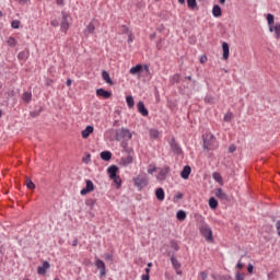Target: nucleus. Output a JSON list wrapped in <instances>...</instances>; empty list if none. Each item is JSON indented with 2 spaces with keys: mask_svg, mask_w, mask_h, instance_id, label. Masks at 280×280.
Returning <instances> with one entry per match:
<instances>
[{
  "mask_svg": "<svg viewBox=\"0 0 280 280\" xmlns=\"http://www.w3.org/2000/svg\"><path fill=\"white\" fill-rule=\"evenodd\" d=\"M199 233L205 237L206 242H213V231L211 226L205 222V218L201 217V223L199 224Z\"/></svg>",
  "mask_w": 280,
  "mask_h": 280,
  "instance_id": "f257e3e1",
  "label": "nucleus"
},
{
  "mask_svg": "<svg viewBox=\"0 0 280 280\" xmlns=\"http://www.w3.org/2000/svg\"><path fill=\"white\" fill-rule=\"evenodd\" d=\"M132 139V132L126 128L116 130V141H130Z\"/></svg>",
  "mask_w": 280,
  "mask_h": 280,
  "instance_id": "f03ea898",
  "label": "nucleus"
},
{
  "mask_svg": "<svg viewBox=\"0 0 280 280\" xmlns=\"http://www.w3.org/2000/svg\"><path fill=\"white\" fill-rule=\"evenodd\" d=\"M143 71L150 73V68L148 65L142 66L141 63H138L137 66L130 68L129 73L130 75H137L138 78H141V73H143Z\"/></svg>",
  "mask_w": 280,
  "mask_h": 280,
  "instance_id": "7ed1b4c3",
  "label": "nucleus"
},
{
  "mask_svg": "<svg viewBox=\"0 0 280 280\" xmlns=\"http://www.w3.org/2000/svg\"><path fill=\"white\" fill-rule=\"evenodd\" d=\"M205 150H213V143H215V137L211 132H207L202 136Z\"/></svg>",
  "mask_w": 280,
  "mask_h": 280,
  "instance_id": "20e7f679",
  "label": "nucleus"
},
{
  "mask_svg": "<svg viewBox=\"0 0 280 280\" xmlns=\"http://www.w3.org/2000/svg\"><path fill=\"white\" fill-rule=\"evenodd\" d=\"M133 183L138 189H143L148 187V177H145V175H138L133 178Z\"/></svg>",
  "mask_w": 280,
  "mask_h": 280,
  "instance_id": "39448f33",
  "label": "nucleus"
},
{
  "mask_svg": "<svg viewBox=\"0 0 280 280\" xmlns=\"http://www.w3.org/2000/svg\"><path fill=\"white\" fill-rule=\"evenodd\" d=\"M170 166H163L162 168H159L156 179L160 182L166 180L167 176H170Z\"/></svg>",
  "mask_w": 280,
  "mask_h": 280,
  "instance_id": "423d86ee",
  "label": "nucleus"
},
{
  "mask_svg": "<svg viewBox=\"0 0 280 280\" xmlns=\"http://www.w3.org/2000/svg\"><path fill=\"white\" fill-rule=\"evenodd\" d=\"M61 24H60V27H61V32H63L65 34H67V32L69 31V15L67 12H61Z\"/></svg>",
  "mask_w": 280,
  "mask_h": 280,
  "instance_id": "0eeeda50",
  "label": "nucleus"
},
{
  "mask_svg": "<svg viewBox=\"0 0 280 280\" xmlns=\"http://www.w3.org/2000/svg\"><path fill=\"white\" fill-rule=\"evenodd\" d=\"M95 266H96L97 270H100V278L102 279V278L106 277V264L103 262L102 259L97 258L95 260Z\"/></svg>",
  "mask_w": 280,
  "mask_h": 280,
  "instance_id": "6e6552de",
  "label": "nucleus"
},
{
  "mask_svg": "<svg viewBox=\"0 0 280 280\" xmlns=\"http://www.w3.org/2000/svg\"><path fill=\"white\" fill-rule=\"evenodd\" d=\"M95 189L93 182L91 179L85 180V188H82L80 194L81 196H86V194H91Z\"/></svg>",
  "mask_w": 280,
  "mask_h": 280,
  "instance_id": "1a4fd4ad",
  "label": "nucleus"
},
{
  "mask_svg": "<svg viewBox=\"0 0 280 280\" xmlns=\"http://www.w3.org/2000/svg\"><path fill=\"white\" fill-rule=\"evenodd\" d=\"M51 266L49 265V261L45 260L43 262V266H39L37 268V275H40L42 277H44V275H47V271L49 270Z\"/></svg>",
  "mask_w": 280,
  "mask_h": 280,
  "instance_id": "9d476101",
  "label": "nucleus"
},
{
  "mask_svg": "<svg viewBox=\"0 0 280 280\" xmlns=\"http://www.w3.org/2000/svg\"><path fill=\"white\" fill-rule=\"evenodd\" d=\"M97 97H103L104 100H109V97L113 96V93L110 91H106L104 89H97L96 90Z\"/></svg>",
  "mask_w": 280,
  "mask_h": 280,
  "instance_id": "9b49d317",
  "label": "nucleus"
},
{
  "mask_svg": "<svg viewBox=\"0 0 280 280\" xmlns=\"http://www.w3.org/2000/svg\"><path fill=\"white\" fill-rule=\"evenodd\" d=\"M137 106H138V113H141L143 117H148L149 112H148V108H145V104H143L142 101H139Z\"/></svg>",
  "mask_w": 280,
  "mask_h": 280,
  "instance_id": "f8f14e48",
  "label": "nucleus"
},
{
  "mask_svg": "<svg viewBox=\"0 0 280 280\" xmlns=\"http://www.w3.org/2000/svg\"><path fill=\"white\" fill-rule=\"evenodd\" d=\"M93 126L89 125L85 127L84 130H82L81 135L83 139H89V137H91V135H93Z\"/></svg>",
  "mask_w": 280,
  "mask_h": 280,
  "instance_id": "ddd939ff",
  "label": "nucleus"
},
{
  "mask_svg": "<svg viewBox=\"0 0 280 280\" xmlns=\"http://www.w3.org/2000/svg\"><path fill=\"white\" fill-rule=\"evenodd\" d=\"M269 31L275 34L277 39H280V23H276L273 26L269 27Z\"/></svg>",
  "mask_w": 280,
  "mask_h": 280,
  "instance_id": "4468645a",
  "label": "nucleus"
},
{
  "mask_svg": "<svg viewBox=\"0 0 280 280\" xmlns=\"http://www.w3.org/2000/svg\"><path fill=\"white\" fill-rule=\"evenodd\" d=\"M117 172H119V167L116 165H112L107 168V174H109V178H115L117 176Z\"/></svg>",
  "mask_w": 280,
  "mask_h": 280,
  "instance_id": "2eb2a0df",
  "label": "nucleus"
},
{
  "mask_svg": "<svg viewBox=\"0 0 280 280\" xmlns=\"http://www.w3.org/2000/svg\"><path fill=\"white\" fill-rule=\"evenodd\" d=\"M189 174H191V166H184L183 171L180 172L182 178H184V180H187V178H189Z\"/></svg>",
  "mask_w": 280,
  "mask_h": 280,
  "instance_id": "dca6fc26",
  "label": "nucleus"
},
{
  "mask_svg": "<svg viewBox=\"0 0 280 280\" xmlns=\"http://www.w3.org/2000/svg\"><path fill=\"white\" fill-rule=\"evenodd\" d=\"M102 79L104 80V82H106V84H109L110 86H113V79H110V74L108 73V71L106 70L102 71Z\"/></svg>",
  "mask_w": 280,
  "mask_h": 280,
  "instance_id": "f3484780",
  "label": "nucleus"
},
{
  "mask_svg": "<svg viewBox=\"0 0 280 280\" xmlns=\"http://www.w3.org/2000/svg\"><path fill=\"white\" fill-rule=\"evenodd\" d=\"M222 49H223V60H229V54H230L229 43L223 42Z\"/></svg>",
  "mask_w": 280,
  "mask_h": 280,
  "instance_id": "a211bd4d",
  "label": "nucleus"
},
{
  "mask_svg": "<svg viewBox=\"0 0 280 280\" xmlns=\"http://www.w3.org/2000/svg\"><path fill=\"white\" fill-rule=\"evenodd\" d=\"M155 197L158 200H160V202H163V200H165V190H163V188H158L155 190Z\"/></svg>",
  "mask_w": 280,
  "mask_h": 280,
  "instance_id": "6ab92c4d",
  "label": "nucleus"
},
{
  "mask_svg": "<svg viewBox=\"0 0 280 280\" xmlns=\"http://www.w3.org/2000/svg\"><path fill=\"white\" fill-rule=\"evenodd\" d=\"M212 14L215 19H219V16H222V9L220 8V5L218 4L213 5Z\"/></svg>",
  "mask_w": 280,
  "mask_h": 280,
  "instance_id": "aec40b11",
  "label": "nucleus"
},
{
  "mask_svg": "<svg viewBox=\"0 0 280 280\" xmlns=\"http://www.w3.org/2000/svg\"><path fill=\"white\" fill-rule=\"evenodd\" d=\"M214 195L217 196V198H220V200H226V194L224 192V190H222V188H218L214 191Z\"/></svg>",
  "mask_w": 280,
  "mask_h": 280,
  "instance_id": "412c9836",
  "label": "nucleus"
},
{
  "mask_svg": "<svg viewBox=\"0 0 280 280\" xmlns=\"http://www.w3.org/2000/svg\"><path fill=\"white\" fill-rule=\"evenodd\" d=\"M101 159L103 161H110V159H113V153H110V151H103L101 152Z\"/></svg>",
  "mask_w": 280,
  "mask_h": 280,
  "instance_id": "4be33fe9",
  "label": "nucleus"
},
{
  "mask_svg": "<svg viewBox=\"0 0 280 280\" xmlns=\"http://www.w3.org/2000/svg\"><path fill=\"white\" fill-rule=\"evenodd\" d=\"M176 218L177 220H179V222H183L187 219V212H185L184 210H179L176 213Z\"/></svg>",
  "mask_w": 280,
  "mask_h": 280,
  "instance_id": "5701e85b",
  "label": "nucleus"
},
{
  "mask_svg": "<svg viewBox=\"0 0 280 280\" xmlns=\"http://www.w3.org/2000/svg\"><path fill=\"white\" fill-rule=\"evenodd\" d=\"M149 135L151 139H159L161 137L159 129H150Z\"/></svg>",
  "mask_w": 280,
  "mask_h": 280,
  "instance_id": "b1692460",
  "label": "nucleus"
},
{
  "mask_svg": "<svg viewBox=\"0 0 280 280\" xmlns=\"http://www.w3.org/2000/svg\"><path fill=\"white\" fill-rule=\"evenodd\" d=\"M171 264L175 270H180V262L178 259H176V257H171Z\"/></svg>",
  "mask_w": 280,
  "mask_h": 280,
  "instance_id": "393cba45",
  "label": "nucleus"
},
{
  "mask_svg": "<svg viewBox=\"0 0 280 280\" xmlns=\"http://www.w3.org/2000/svg\"><path fill=\"white\" fill-rule=\"evenodd\" d=\"M126 102L128 108H135V98L132 97V95L126 96Z\"/></svg>",
  "mask_w": 280,
  "mask_h": 280,
  "instance_id": "a878e982",
  "label": "nucleus"
},
{
  "mask_svg": "<svg viewBox=\"0 0 280 280\" xmlns=\"http://www.w3.org/2000/svg\"><path fill=\"white\" fill-rule=\"evenodd\" d=\"M22 100L26 102V104H30V102H32V92H24Z\"/></svg>",
  "mask_w": 280,
  "mask_h": 280,
  "instance_id": "bb28decb",
  "label": "nucleus"
},
{
  "mask_svg": "<svg viewBox=\"0 0 280 280\" xmlns=\"http://www.w3.org/2000/svg\"><path fill=\"white\" fill-rule=\"evenodd\" d=\"M121 164L126 167L127 165L132 164V155H128L127 158L121 159Z\"/></svg>",
  "mask_w": 280,
  "mask_h": 280,
  "instance_id": "cd10ccee",
  "label": "nucleus"
},
{
  "mask_svg": "<svg viewBox=\"0 0 280 280\" xmlns=\"http://www.w3.org/2000/svg\"><path fill=\"white\" fill-rule=\"evenodd\" d=\"M209 207H210V209H218V199L211 197L209 199Z\"/></svg>",
  "mask_w": 280,
  "mask_h": 280,
  "instance_id": "c85d7f7f",
  "label": "nucleus"
},
{
  "mask_svg": "<svg viewBox=\"0 0 280 280\" xmlns=\"http://www.w3.org/2000/svg\"><path fill=\"white\" fill-rule=\"evenodd\" d=\"M110 179L114 180L117 189H119V187H121V177L119 175H116L115 177H112Z\"/></svg>",
  "mask_w": 280,
  "mask_h": 280,
  "instance_id": "c756f323",
  "label": "nucleus"
},
{
  "mask_svg": "<svg viewBox=\"0 0 280 280\" xmlns=\"http://www.w3.org/2000/svg\"><path fill=\"white\" fill-rule=\"evenodd\" d=\"M187 5L190 10H196V8H198V2L196 0H187Z\"/></svg>",
  "mask_w": 280,
  "mask_h": 280,
  "instance_id": "7c9ffc66",
  "label": "nucleus"
},
{
  "mask_svg": "<svg viewBox=\"0 0 280 280\" xmlns=\"http://www.w3.org/2000/svg\"><path fill=\"white\" fill-rule=\"evenodd\" d=\"M267 22H268L269 27L277 24V23H275V15H272V14H267Z\"/></svg>",
  "mask_w": 280,
  "mask_h": 280,
  "instance_id": "2f4dec72",
  "label": "nucleus"
},
{
  "mask_svg": "<svg viewBox=\"0 0 280 280\" xmlns=\"http://www.w3.org/2000/svg\"><path fill=\"white\" fill-rule=\"evenodd\" d=\"M212 178L215 180V183H222V175L219 172H214L212 174Z\"/></svg>",
  "mask_w": 280,
  "mask_h": 280,
  "instance_id": "473e14b6",
  "label": "nucleus"
},
{
  "mask_svg": "<svg viewBox=\"0 0 280 280\" xmlns=\"http://www.w3.org/2000/svg\"><path fill=\"white\" fill-rule=\"evenodd\" d=\"M180 82V74L176 73L171 78V84H178Z\"/></svg>",
  "mask_w": 280,
  "mask_h": 280,
  "instance_id": "72a5a7b5",
  "label": "nucleus"
},
{
  "mask_svg": "<svg viewBox=\"0 0 280 280\" xmlns=\"http://www.w3.org/2000/svg\"><path fill=\"white\" fill-rule=\"evenodd\" d=\"M93 32H95V25L90 23L85 28V34H93Z\"/></svg>",
  "mask_w": 280,
  "mask_h": 280,
  "instance_id": "f704fd0d",
  "label": "nucleus"
},
{
  "mask_svg": "<svg viewBox=\"0 0 280 280\" xmlns=\"http://www.w3.org/2000/svg\"><path fill=\"white\" fill-rule=\"evenodd\" d=\"M26 187L27 189H36V185L31 179L26 180Z\"/></svg>",
  "mask_w": 280,
  "mask_h": 280,
  "instance_id": "c9c22d12",
  "label": "nucleus"
},
{
  "mask_svg": "<svg viewBox=\"0 0 280 280\" xmlns=\"http://www.w3.org/2000/svg\"><path fill=\"white\" fill-rule=\"evenodd\" d=\"M21 26V22L19 20H14L12 23H11V27L13 30H19V27Z\"/></svg>",
  "mask_w": 280,
  "mask_h": 280,
  "instance_id": "e433bc0d",
  "label": "nucleus"
},
{
  "mask_svg": "<svg viewBox=\"0 0 280 280\" xmlns=\"http://www.w3.org/2000/svg\"><path fill=\"white\" fill-rule=\"evenodd\" d=\"M247 272L248 275L253 276L255 273V266L253 264H248L247 266Z\"/></svg>",
  "mask_w": 280,
  "mask_h": 280,
  "instance_id": "4c0bfd02",
  "label": "nucleus"
},
{
  "mask_svg": "<svg viewBox=\"0 0 280 280\" xmlns=\"http://www.w3.org/2000/svg\"><path fill=\"white\" fill-rule=\"evenodd\" d=\"M156 172V165L150 164L148 167V174H154Z\"/></svg>",
  "mask_w": 280,
  "mask_h": 280,
  "instance_id": "58836bf2",
  "label": "nucleus"
},
{
  "mask_svg": "<svg viewBox=\"0 0 280 280\" xmlns=\"http://www.w3.org/2000/svg\"><path fill=\"white\" fill-rule=\"evenodd\" d=\"M231 119H233V114H232V113H226V114L224 115L223 120H224V121H231Z\"/></svg>",
  "mask_w": 280,
  "mask_h": 280,
  "instance_id": "ea45409f",
  "label": "nucleus"
},
{
  "mask_svg": "<svg viewBox=\"0 0 280 280\" xmlns=\"http://www.w3.org/2000/svg\"><path fill=\"white\" fill-rule=\"evenodd\" d=\"M207 277H208L207 271H201V272H200V276H199V279H201V280H207Z\"/></svg>",
  "mask_w": 280,
  "mask_h": 280,
  "instance_id": "a19ab883",
  "label": "nucleus"
},
{
  "mask_svg": "<svg viewBox=\"0 0 280 280\" xmlns=\"http://www.w3.org/2000/svg\"><path fill=\"white\" fill-rule=\"evenodd\" d=\"M104 258L107 260V261H113V254H104Z\"/></svg>",
  "mask_w": 280,
  "mask_h": 280,
  "instance_id": "79ce46f5",
  "label": "nucleus"
},
{
  "mask_svg": "<svg viewBox=\"0 0 280 280\" xmlns=\"http://www.w3.org/2000/svg\"><path fill=\"white\" fill-rule=\"evenodd\" d=\"M8 43H9V45L14 46V45H16V39H14V37H10L8 39Z\"/></svg>",
  "mask_w": 280,
  "mask_h": 280,
  "instance_id": "37998d69",
  "label": "nucleus"
},
{
  "mask_svg": "<svg viewBox=\"0 0 280 280\" xmlns=\"http://www.w3.org/2000/svg\"><path fill=\"white\" fill-rule=\"evenodd\" d=\"M244 278H245L244 273L236 272V279L237 280H244Z\"/></svg>",
  "mask_w": 280,
  "mask_h": 280,
  "instance_id": "c03bdc74",
  "label": "nucleus"
},
{
  "mask_svg": "<svg viewBox=\"0 0 280 280\" xmlns=\"http://www.w3.org/2000/svg\"><path fill=\"white\" fill-rule=\"evenodd\" d=\"M19 60H23L25 58V52L21 51L18 55Z\"/></svg>",
  "mask_w": 280,
  "mask_h": 280,
  "instance_id": "a18cd8bd",
  "label": "nucleus"
},
{
  "mask_svg": "<svg viewBox=\"0 0 280 280\" xmlns=\"http://www.w3.org/2000/svg\"><path fill=\"white\" fill-rule=\"evenodd\" d=\"M21 5H25V3H30L31 0H16Z\"/></svg>",
  "mask_w": 280,
  "mask_h": 280,
  "instance_id": "49530a36",
  "label": "nucleus"
},
{
  "mask_svg": "<svg viewBox=\"0 0 280 280\" xmlns=\"http://www.w3.org/2000/svg\"><path fill=\"white\" fill-rule=\"evenodd\" d=\"M173 148H174L175 152H177V154H180V147L179 145L175 144Z\"/></svg>",
  "mask_w": 280,
  "mask_h": 280,
  "instance_id": "de8ad7c7",
  "label": "nucleus"
},
{
  "mask_svg": "<svg viewBox=\"0 0 280 280\" xmlns=\"http://www.w3.org/2000/svg\"><path fill=\"white\" fill-rule=\"evenodd\" d=\"M141 280H150V275L148 273L142 275Z\"/></svg>",
  "mask_w": 280,
  "mask_h": 280,
  "instance_id": "09e8293b",
  "label": "nucleus"
},
{
  "mask_svg": "<svg viewBox=\"0 0 280 280\" xmlns=\"http://www.w3.org/2000/svg\"><path fill=\"white\" fill-rule=\"evenodd\" d=\"M235 150H236V148L234 144L229 147V152L233 153V152H235Z\"/></svg>",
  "mask_w": 280,
  "mask_h": 280,
  "instance_id": "8fccbe9b",
  "label": "nucleus"
},
{
  "mask_svg": "<svg viewBox=\"0 0 280 280\" xmlns=\"http://www.w3.org/2000/svg\"><path fill=\"white\" fill-rule=\"evenodd\" d=\"M132 40H135V36L130 33L128 36V43H132Z\"/></svg>",
  "mask_w": 280,
  "mask_h": 280,
  "instance_id": "3c124183",
  "label": "nucleus"
},
{
  "mask_svg": "<svg viewBox=\"0 0 280 280\" xmlns=\"http://www.w3.org/2000/svg\"><path fill=\"white\" fill-rule=\"evenodd\" d=\"M50 25H52V27H58V21L52 20V21L50 22Z\"/></svg>",
  "mask_w": 280,
  "mask_h": 280,
  "instance_id": "603ef678",
  "label": "nucleus"
},
{
  "mask_svg": "<svg viewBox=\"0 0 280 280\" xmlns=\"http://www.w3.org/2000/svg\"><path fill=\"white\" fill-rule=\"evenodd\" d=\"M57 5H65V0H57Z\"/></svg>",
  "mask_w": 280,
  "mask_h": 280,
  "instance_id": "864d4df0",
  "label": "nucleus"
},
{
  "mask_svg": "<svg viewBox=\"0 0 280 280\" xmlns=\"http://www.w3.org/2000/svg\"><path fill=\"white\" fill-rule=\"evenodd\" d=\"M66 84H67V86H71V84H73V81H71V79H68Z\"/></svg>",
  "mask_w": 280,
  "mask_h": 280,
  "instance_id": "5fc2aeb1",
  "label": "nucleus"
},
{
  "mask_svg": "<svg viewBox=\"0 0 280 280\" xmlns=\"http://www.w3.org/2000/svg\"><path fill=\"white\" fill-rule=\"evenodd\" d=\"M243 266H244V265H243L242 262H237L236 268L240 269V268H242Z\"/></svg>",
  "mask_w": 280,
  "mask_h": 280,
  "instance_id": "6e6d98bb",
  "label": "nucleus"
},
{
  "mask_svg": "<svg viewBox=\"0 0 280 280\" xmlns=\"http://www.w3.org/2000/svg\"><path fill=\"white\" fill-rule=\"evenodd\" d=\"M145 275H150V267L145 268Z\"/></svg>",
  "mask_w": 280,
  "mask_h": 280,
  "instance_id": "4d7b16f0",
  "label": "nucleus"
},
{
  "mask_svg": "<svg viewBox=\"0 0 280 280\" xmlns=\"http://www.w3.org/2000/svg\"><path fill=\"white\" fill-rule=\"evenodd\" d=\"M219 3L224 4L226 3V0H219Z\"/></svg>",
  "mask_w": 280,
  "mask_h": 280,
  "instance_id": "13d9d810",
  "label": "nucleus"
},
{
  "mask_svg": "<svg viewBox=\"0 0 280 280\" xmlns=\"http://www.w3.org/2000/svg\"><path fill=\"white\" fill-rule=\"evenodd\" d=\"M177 275H183V271H180V269L176 270Z\"/></svg>",
  "mask_w": 280,
  "mask_h": 280,
  "instance_id": "bf43d9fd",
  "label": "nucleus"
},
{
  "mask_svg": "<svg viewBox=\"0 0 280 280\" xmlns=\"http://www.w3.org/2000/svg\"><path fill=\"white\" fill-rule=\"evenodd\" d=\"M72 246H78V241H73Z\"/></svg>",
  "mask_w": 280,
  "mask_h": 280,
  "instance_id": "052dcab7",
  "label": "nucleus"
},
{
  "mask_svg": "<svg viewBox=\"0 0 280 280\" xmlns=\"http://www.w3.org/2000/svg\"><path fill=\"white\" fill-rule=\"evenodd\" d=\"M178 3H182V4L185 3V0H178Z\"/></svg>",
  "mask_w": 280,
  "mask_h": 280,
  "instance_id": "680f3d73",
  "label": "nucleus"
},
{
  "mask_svg": "<svg viewBox=\"0 0 280 280\" xmlns=\"http://www.w3.org/2000/svg\"><path fill=\"white\" fill-rule=\"evenodd\" d=\"M148 268H152V262H149V264H148Z\"/></svg>",
  "mask_w": 280,
  "mask_h": 280,
  "instance_id": "e2e57ef3",
  "label": "nucleus"
},
{
  "mask_svg": "<svg viewBox=\"0 0 280 280\" xmlns=\"http://www.w3.org/2000/svg\"><path fill=\"white\" fill-rule=\"evenodd\" d=\"M186 80H191V75L186 77Z\"/></svg>",
  "mask_w": 280,
  "mask_h": 280,
  "instance_id": "0e129e2a",
  "label": "nucleus"
},
{
  "mask_svg": "<svg viewBox=\"0 0 280 280\" xmlns=\"http://www.w3.org/2000/svg\"><path fill=\"white\" fill-rule=\"evenodd\" d=\"M173 248L178 249V245H173Z\"/></svg>",
  "mask_w": 280,
  "mask_h": 280,
  "instance_id": "69168bd1",
  "label": "nucleus"
},
{
  "mask_svg": "<svg viewBox=\"0 0 280 280\" xmlns=\"http://www.w3.org/2000/svg\"><path fill=\"white\" fill-rule=\"evenodd\" d=\"M0 257H3V253L1 252V249H0Z\"/></svg>",
  "mask_w": 280,
  "mask_h": 280,
  "instance_id": "338daca9",
  "label": "nucleus"
},
{
  "mask_svg": "<svg viewBox=\"0 0 280 280\" xmlns=\"http://www.w3.org/2000/svg\"><path fill=\"white\" fill-rule=\"evenodd\" d=\"M54 280H60V279H58V278H55Z\"/></svg>",
  "mask_w": 280,
  "mask_h": 280,
  "instance_id": "774afa93",
  "label": "nucleus"
}]
</instances>
